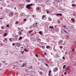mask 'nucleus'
I'll return each instance as SVG.
<instances>
[{
  "label": "nucleus",
  "mask_w": 76,
  "mask_h": 76,
  "mask_svg": "<svg viewBox=\"0 0 76 76\" xmlns=\"http://www.w3.org/2000/svg\"><path fill=\"white\" fill-rule=\"evenodd\" d=\"M13 14H14L13 12H11V13L9 14V16H13Z\"/></svg>",
  "instance_id": "1"
},
{
  "label": "nucleus",
  "mask_w": 76,
  "mask_h": 76,
  "mask_svg": "<svg viewBox=\"0 0 76 76\" xmlns=\"http://www.w3.org/2000/svg\"><path fill=\"white\" fill-rule=\"evenodd\" d=\"M54 72H57L58 70V68L56 67L55 68L53 69Z\"/></svg>",
  "instance_id": "2"
},
{
  "label": "nucleus",
  "mask_w": 76,
  "mask_h": 76,
  "mask_svg": "<svg viewBox=\"0 0 76 76\" xmlns=\"http://www.w3.org/2000/svg\"><path fill=\"white\" fill-rule=\"evenodd\" d=\"M26 7L27 9H31V7L30 6V4H28L26 6Z\"/></svg>",
  "instance_id": "3"
},
{
  "label": "nucleus",
  "mask_w": 76,
  "mask_h": 76,
  "mask_svg": "<svg viewBox=\"0 0 76 76\" xmlns=\"http://www.w3.org/2000/svg\"><path fill=\"white\" fill-rule=\"evenodd\" d=\"M16 44L18 47H19V46H20V43H16Z\"/></svg>",
  "instance_id": "4"
},
{
  "label": "nucleus",
  "mask_w": 76,
  "mask_h": 76,
  "mask_svg": "<svg viewBox=\"0 0 76 76\" xmlns=\"http://www.w3.org/2000/svg\"><path fill=\"white\" fill-rule=\"evenodd\" d=\"M56 16H62V14H57L56 15Z\"/></svg>",
  "instance_id": "5"
},
{
  "label": "nucleus",
  "mask_w": 76,
  "mask_h": 76,
  "mask_svg": "<svg viewBox=\"0 0 76 76\" xmlns=\"http://www.w3.org/2000/svg\"><path fill=\"white\" fill-rule=\"evenodd\" d=\"M18 34H19V35H22V32H21L20 31H19L18 32Z\"/></svg>",
  "instance_id": "6"
},
{
  "label": "nucleus",
  "mask_w": 76,
  "mask_h": 76,
  "mask_svg": "<svg viewBox=\"0 0 76 76\" xmlns=\"http://www.w3.org/2000/svg\"><path fill=\"white\" fill-rule=\"evenodd\" d=\"M42 19H43L44 20H45V19H44V18H45V15H43L42 16Z\"/></svg>",
  "instance_id": "7"
},
{
  "label": "nucleus",
  "mask_w": 76,
  "mask_h": 76,
  "mask_svg": "<svg viewBox=\"0 0 76 76\" xmlns=\"http://www.w3.org/2000/svg\"><path fill=\"white\" fill-rule=\"evenodd\" d=\"M46 48H47V49H48L49 48H50V46H47L46 47Z\"/></svg>",
  "instance_id": "8"
},
{
  "label": "nucleus",
  "mask_w": 76,
  "mask_h": 76,
  "mask_svg": "<svg viewBox=\"0 0 76 76\" xmlns=\"http://www.w3.org/2000/svg\"><path fill=\"white\" fill-rule=\"evenodd\" d=\"M7 33H5L4 35L3 36L4 37H6V35H7Z\"/></svg>",
  "instance_id": "9"
},
{
  "label": "nucleus",
  "mask_w": 76,
  "mask_h": 76,
  "mask_svg": "<svg viewBox=\"0 0 76 76\" xmlns=\"http://www.w3.org/2000/svg\"><path fill=\"white\" fill-rule=\"evenodd\" d=\"M66 66V65H64V66H63V69H65Z\"/></svg>",
  "instance_id": "10"
},
{
  "label": "nucleus",
  "mask_w": 76,
  "mask_h": 76,
  "mask_svg": "<svg viewBox=\"0 0 76 76\" xmlns=\"http://www.w3.org/2000/svg\"><path fill=\"white\" fill-rule=\"evenodd\" d=\"M26 1L27 2V3H29L31 1V0H26Z\"/></svg>",
  "instance_id": "11"
},
{
  "label": "nucleus",
  "mask_w": 76,
  "mask_h": 76,
  "mask_svg": "<svg viewBox=\"0 0 76 76\" xmlns=\"http://www.w3.org/2000/svg\"><path fill=\"white\" fill-rule=\"evenodd\" d=\"M39 74H40V75H42L43 74L42 72H39Z\"/></svg>",
  "instance_id": "12"
},
{
  "label": "nucleus",
  "mask_w": 76,
  "mask_h": 76,
  "mask_svg": "<svg viewBox=\"0 0 76 76\" xmlns=\"http://www.w3.org/2000/svg\"><path fill=\"white\" fill-rule=\"evenodd\" d=\"M58 42L59 43V44H60V43H62V42H63V41L62 40H60Z\"/></svg>",
  "instance_id": "13"
},
{
  "label": "nucleus",
  "mask_w": 76,
  "mask_h": 76,
  "mask_svg": "<svg viewBox=\"0 0 76 76\" xmlns=\"http://www.w3.org/2000/svg\"><path fill=\"white\" fill-rule=\"evenodd\" d=\"M24 51H28V50H27L26 49H24Z\"/></svg>",
  "instance_id": "14"
},
{
  "label": "nucleus",
  "mask_w": 76,
  "mask_h": 76,
  "mask_svg": "<svg viewBox=\"0 0 76 76\" xmlns=\"http://www.w3.org/2000/svg\"><path fill=\"white\" fill-rule=\"evenodd\" d=\"M37 41H41V40L39 38L37 39Z\"/></svg>",
  "instance_id": "15"
},
{
  "label": "nucleus",
  "mask_w": 76,
  "mask_h": 76,
  "mask_svg": "<svg viewBox=\"0 0 76 76\" xmlns=\"http://www.w3.org/2000/svg\"><path fill=\"white\" fill-rule=\"evenodd\" d=\"M33 31L32 30H30V31H28V32H29V34H31Z\"/></svg>",
  "instance_id": "16"
},
{
  "label": "nucleus",
  "mask_w": 76,
  "mask_h": 76,
  "mask_svg": "<svg viewBox=\"0 0 76 76\" xmlns=\"http://www.w3.org/2000/svg\"><path fill=\"white\" fill-rule=\"evenodd\" d=\"M22 37H20V38H19L18 39H19V40H20V39H22Z\"/></svg>",
  "instance_id": "17"
},
{
  "label": "nucleus",
  "mask_w": 76,
  "mask_h": 76,
  "mask_svg": "<svg viewBox=\"0 0 76 76\" xmlns=\"http://www.w3.org/2000/svg\"><path fill=\"white\" fill-rule=\"evenodd\" d=\"M49 28H51V29H53V27L50 26H49Z\"/></svg>",
  "instance_id": "18"
},
{
  "label": "nucleus",
  "mask_w": 76,
  "mask_h": 76,
  "mask_svg": "<svg viewBox=\"0 0 76 76\" xmlns=\"http://www.w3.org/2000/svg\"><path fill=\"white\" fill-rule=\"evenodd\" d=\"M59 48H61V49H62L63 48V46H60Z\"/></svg>",
  "instance_id": "19"
},
{
  "label": "nucleus",
  "mask_w": 76,
  "mask_h": 76,
  "mask_svg": "<svg viewBox=\"0 0 76 76\" xmlns=\"http://www.w3.org/2000/svg\"><path fill=\"white\" fill-rule=\"evenodd\" d=\"M37 10H39V7H37Z\"/></svg>",
  "instance_id": "20"
},
{
  "label": "nucleus",
  "mask_w": 76,
  "mask_h": 76,
  "mask_svg": "<svg viewBox=\"0 0 76 76\" xmlns=\"http://www.w3.org/2000/svg\"><path fill=\"white\" fill-rule=\"evenodd\" d=\"M39 33L41 35H42V32L41 31H39Z\"/></svg>",
  "instance_id": "21"
},
{
  "label": "nucleus",
  "mask_w": 76,
  "mask_h": 76,
  "mask_svg": "<svg viewBox=\"0 0 76 76\" xmlns=\"http://www.w3.org/2000/svg\"><path fill=\"white\" fill-rule=\"evenodd\" d=\"M7 27V28H9V24H7L6 25Z\"/></svg>",
  "instance_id": "22"
},
{
  "label": "nucleus",
  "mask_w": 76,
  "mask_h": 76,
  "mask_svg": "<svg viewBox=\"0 0 76 76\" xmlns=\"http://www.w3.org/2000/svg\"><path fill=\"white\" fill-rule=\"evenodd\" d=\"M64 32H66V33L67 34V31H66L64 29Z\"/></svg>",
  "instance_id": "23"
},
{
  "label": "nucleus",
  "mask_w": 76,
  "mask_h": 76,
  "mask_svg": "<svg viewBox=\"0 0 76 76\" xmlns=\"http://www.w3.org/2000/svg\"><path fill=\"white\" fill-rule=\"evenodd\" d=\"M51 71H49V73H50V74H51Z\"/></svg>",
  "instance_id": "24"
},
{
  "label": "nucleus",
  "mask_w": 76,
  "mask_h": 76,
  "mask_svg": "<svg viewBox=\"0 0 76 76\" xmlns=\"http://www.w3.org/2000/svg\"><path fill=\"white\" fill-rule=\"evenodd\" d=\"M25 64H23V66H22V67H25Z\"/></svg>",
  "instance_id": "25"
},
{
  "label": "nucleus",
  "mask_w": 76,
  "mask_h": 76,
  "mask_svg": "<svg viewBox=\"0 0 76 76\" xmlns=\"http://www.w3.org/2000/svg\"><path fill=\"white\" fill-rule=\"evenodd\" d=\"M72 6H74L75 7H76V5L74 4H72Z\"/></svg>",
  "instance_id": "26"
},
{
  "label": "nucleus",
  "mask_w": 76,
  "mask_h": 76,
  "mask_svg": "<svg viewBox=\"0 0 76 76\" xmlns=\"http://www.w3.org/2000/svg\"><path fill=\"white\" fill-rule=\"evenodd\" d=\"M65 55H67V52H65Z\"/></svg>",
  "instance_id": "27"
},
{
  "label": "nucleus",
  "mask_w": 76,
  "mask_h": 76,
  "mask_svg": "<svg viewBox=\"0 0 76 76\" xmlns=\"http://www.w3.org/2000/svg\"><path fill=\"white\" fill-rule=\"evenodd\" d=\"M15 23H16V24H18V21H16Z\"/></svg>",
  "instance_id": "28"
},
{
  "label": "nucleus",
  "mask_w": 76,
  "mask_h": 76,
  "mask_svg": "<svg viewBox=\"0 0 76 76\" xmlns=\"http://www.w3.org/2000/svg\"><path fill=\"white\" fill-rule=\"evenodd\" d=\"M1 28L2 29H4V27H3V26H2L1 27Z\"/></svg>",
  "instance_id": "29"
},
{
  "label": "nucleus",
  "mask_w": 76,
  "mask_h": 76,
  "mask_svg": "<svg viewBox=\"0 0 76 76\" xmlns=\"http://www.w3.org/2000/svg\"><path fill=\"white\" fill-rule=\"evenodd\" d=\"M7 39L6 38L4 39V41H7Z\"/></svg>",
  "instance_id": "30"
},
{
  "label": "nucleus",
  "mask_w": 76,
  "mask_h": 76,
  "mask_svg": "<svg viewBox=\"0 0 76 76\" xmlns=\"http://www.w3.org/2000/svg\"><path fill=\"white\" fill-rule=\"evenodd\" d=\"M24 21H25V22H26V19H24Z\"/></svg>",
  "instance_id": "31"
},
{
  "label": "nucleus",
  "mask_w": 76,
  "mask_h": 76,
  "mask_svg": "<svg viewBox=\"0 0 76 76\" xmlns=\"http://www.w3.org/2000/svg\"><path fill=\"white\" fill-rule=\"evenodd\" d=\"M62 58H63V59L64 60H65V58H64V56Z\"/></svg>",
  "instance_id": "32"
},
{
  "label": "nucleus",
  "mask_w": 76,
  "mask_h": 76,
  "mask_svg": "<svg viewBox=\"0 0 76 76\" xmlns=\"http://www.w3.org/2000/svg\"><path fill=\"white\" fill-rule=\"evenodd\" d=\"M49 0H48L47 1H46V2H48V1H49Z\"/></svg>",
  "instance_id": "33"
},
{
  "label": "nucleus",
  "mask_w": 76,
  "mask_h": 76,
  "mask_svg": "<svg viewBox=\"0 0 76 76\" xmlns=\"http://www.w3.org/2000/svg\"><path fill=\"white\" fill-rule=\"evenodd\" d=\"M75 49H73L72 50V51H75Z\"/></svg>",
  "instance_id": "34"
},
{
  "label": "nucleus",
  "mask_w": 76,
  "mask_h": 76,
  "mask_svg": "<svg viewBox=\"0 0 76 76\" xmlns=\"http://www.w3.org/2000/svg\"><path fill=\"white\" fill-rule=\"evenodd\" d=\"M35 56L36 57H38V55L37 54H35Z\"/></svg>",
  "instance_id": "35"
},
{
  "label": "nucleus",
  "mask_w": 76,
  "mask_h": 76,
  "mask_svg": "<svg viewBox=\"0 0 76 76\" xmlns=\"http://www.w3.org/2000/svg\"><path fill=\"white\" fill-rule=\"evenodd\" d=\"M64 75H66L67 73H66V72H65L64 73Z\"/></svg>",
  "instance_id": "36"
},
{
  "label": "nucleus",
  "mask_w": 76,
  "mask_h": 76,
  "mask_svg": "<svg viewBox=\"0 0 76 76\" xmlns=\"http://www.w3.org/2000/svg\"><path fill=\"white\" fill-rule=\"evenodd\" d=\"M73 22H75V20H73L72 21Z\"/></svg>",
  "instance_id": "37"
},
{
  "label": "nucleus",
  "mask_w": 76,
  "mask_h": 76,
  "mask_svg": "<svg viewBox=\"0 0 76 76\" xmlns=\"http://www.w3.org/2000/svg\"><path fill=\"white\" fill-rule=\"evenodd\" d=\"M67 39H68L69 38V36H67Z\"/></svg>",
  "instance_id": "38"
},
{
  "label": "nucleus",
  "mask_w": 76,
  "mask_h": 76,
  "mask_svg": "<svg viewBox=\"0 0 76 76\" xmlns=\"http://www.w3.org/2000/svg\"><path fill=\"white\" fill-rule=\"evenodd\" d=\"M24 53V51H23L22 53V54H23Z\"/></svg>",
  "instance_id": "39"
},
{
  "label": "nucleus",
  "mask_w": 76,
  "mask_h": 76,
  "mask_svg": "<svg viewBox=\"0 0 76 76\" xmlns=\"http://www.w3.org/2000/svg\"><path fill=\"white\" fill-rule=\"evenodd\" d=\"M12 45L13 46H14V45H15V43H13Z\"/></svg>",
  "instance_id": "40"
},
{
  "label": "nucleus",
  "mask_w": 76,
  "mask_h": 76,
  "mask_svg": "<svg viewBox=\"0 0 76 76\" xmlns=\"http://www.w3.org/2000/svg\"><path fill=\"white\" fill-rule=\"evenodd\" d=\"M47 13H49V11H47Z\"/></svg>",
  "instance_id": "41"
},
{
  "label": "nucleus",
  "mask_w": 76,
  "mask_h": 76,
  "mask_svg": "<svg viewBox=\"0 0 76 76\" xmlns=\"http://www.w3.org/2000/svg\"><path fill=\"white\" fill-rule=\"evenodd\" d=\"M71 20H74V19H73V18H72Z\"/></svg>",
  "instance_id": "42"
},
{
  "label": "nucleus",
  "mask_w": 76,
  "mask_h": 76,
  "mask_svg": "<svg viewBox=\"0 0 76 76\" xmlns=\"http://www.w3.org/2000/svg\"><path fill=\"white\" fill-rule=\"evenodd\" d=\"M30 6L31 7V6H32V4H30Z\"/></svg>",
  "instance_id": "43"
},
{
  "label": "nucleus",
  "mask_w": 76,
  "mask_h": 76,
  "mask_svg": "<svg viewBox=\"0 0 76 76\" xmlns=\"http://www.w3.org/2000/svg\"><path fill=\"white\" fill-rule=\"evenodd\" d=\"M66 70H69V69L68 68H66Z\"/></svg>",
  "instance_id": "44"
},
{
  "label": "nucleus",
  "mask_w": 76,
  "mask_h": 76,
  "mask_svg": "<svg viewBox=\"0 0 76 76\" xmlns=\"http://www.w3.org/2000/svg\"><path fill=\"white\" fill-rule=\"evenodd\" d=\"M46 54H46V53H45V55H46Z\"/></svg>",
  "instance_id": "45"
},
{
  "label": "nucleus",
  "mask_w": 76,
  "mask_h": 76,
  "mask_svg": "<svg viewBox=\"0 0 76 76\" xmlns=\"http://www.w3.org/2000/svg\"><path fill=\"white\" fill-rule=\"evenodd\" d=\"M37 24H38V23H36V25H37Z\"/></svg>",
  "instance_id": "46"
},
{
  "label": "nucleus",
  "mask_w": 76,
  "mask_h": 76,
  "mask_svg": "<svg viewBox=\"0 0 76 76\" xmlns=\"http://www.w3.org/2000/svg\"><path fill=\"white\" fill-rule=\"evenodd\" d=\"M48 75L49 76H50V73Z\"/></svg>",
  "instance_id": "47"
},
{
  "label": "nucleus",
  "mask_w": 76,
  "mask_h": 76,
  "mask_svg": "<svg viewBox=\"0 0 76 76\" xmlns=\"http://www.w3.org/2000/svg\"><path fill=\"white\" fill-rule=\"evenodd\" d=\"M23 30H21V31L22 32V31H23Z\"/></svg>",
  "instance_id": "48"
},
{
  "label": "nucleus",
  "mask_w": 76,
  "mask_h": 76,
  "mask_svg": "<svg viewBox=\"0 0 76 76\" xmlns=\"http://www.w3.org/2000/svg\"><path fill=\"white\" fill-rule=\"evenodd\" d=\"M46 66H48V64H46Z\"/></svg>",
  "instance_id": "49"
},
{
  "label": "nucleus",
  "mask_w": 76,
  "mask_h": 76,
  "mask_svg": "<svg viewBox=\"0 0 76 76\" xmlns=\"http://www.w3.org/2000/svg\"><path fill=\"white\" fill-rule=\"evenodd\" d=\"M32 16H33V18H34V15H32Z\"/></svg>",
  "instance_id": "50"
},
{
  "label": "nucleus",
  "mask_w": 76,
  "mask_h": 76,
  "mask_svg": "<svg viewBox=\"0 0 76 76\" xmlns=\"http://www.w3.org/2000/svg\"><path fill=\"white\" fill-rule=\"evenodd\" d=\"M64 27H66V26H64Z\"/></svg>",
  "instance_id": "51"
},
{
  "label": "nucleus",
  "mask_w": 76,
  "mask_h": 76,
  "mask_svg": "<svg viewBox=\"0 0 76 76\" xmlns=\"http://www.w3.org/2000/svg\"><path fill=\"white\" fill-rule=\"evenodd\" d=\"M16 9V8L15 7V8H14V9H15H15Z\"/></svg>",
  "instance_id": "52"
},
{
  "label": "nucleus",
  "mask_w": 76,
  "mask_h": 76,
  "mask_svg": "<svg viewBox=\"0 0 76 76\" xmlns=\"http://www.w3.org/2000/svg\"><path fill=\"white\" fill-rule=\"evenodd\" d=\"M12 39V38L10 39L9 40H11V39Z\"/></svg>",
  "instance_id": "53"
},
{
  "label": "nucleus",
  "mask_w": 76,
  "mask_h": 76,
  "mask_svg": "<svg viewBox=\"0 0 76 76\" xmlns=\"http://www.w3.org/2000/svg\"><path fill=\"white\" fill-rule=\"evenodd\" d=\"M0 67H1V63H0Z\"/></svg>",
  "instance_id": "54"
},
{
  "label": "nucleus",
  "mask_w": 76,
  "mask_h": 76,
  "mask_svg": "<svg viewBox=\"0 0 76 76\" xmlns=\"http://www.w3.org/2000/svg\"><path fill=\"white\" fill-rule=\"evenodd\" d=\"M23 48V47H22V48Z\"/></svg>",
  "instance_id": "55"
},
{
  "label": "nucleus",
  "mask_w": 76,
  "mask_h": 76,
  "mask_svg": "<svg viewBox=\"0 0 76 76\" xmlns=\"http://www.w3.org/2000/svg\"><path fill=\"white\" fill-rule=\"evenodd\" d=\"M59 23H60V22L59 21Z\"/></svg>",
  "instance_id": "56"
},
{
  "label": "nucleus",
  "mask_w": 76,
  "mask_h": 76,
  "mask_svg": "<svg viewBox=\"0 0 76 76\" xmlns=\"http://www.w3.org/2000/svg\"><path fill=\"white\" fill-rule=\"evenodd\" d=\"M0 19H2V18H0Z\"/></svg>",
  "instance_id": "57"
},
{
  "label": "nucleus",
  "mask_w": 76,
  "mask_h": 76,
  "mask_svg": "<svg viewBox=\"0 0 76 76\" xmlns=\"http://www.w3.org/2000/svg\"><path fill=\"white\" fill-rule=\"evenodd\" d=\"M1 9H3V8L2 7H1Z\"/></svg>",
  "instance_id": "58"
},
{
  "label": "nucleus",
  "mask_w": 76,
  "mask_h": 76,
  "mask_svg": "<svg viewBox=\"0 0 76 76\" xmlns=\"http://www.w3.org/2000/svg\"><path fill=\"white\" fill-rule=\"evenodd\" d=\"M22 51H21V52H20L21 53H22Z\"/></svg>",
  "instance_id": "59"
},
{
  "label": "nucleus",
  "mask_w": 76,
  "mask_h": 76,
  "mask_svg": "<svg viewBox=\"0 0 76 76\" xmlns=\"http://www.w3.org/2000/svg\"><path fill=\"white\" fill-rule=\"evenodd\" d=\"M42 47H44V46H42Z\"/></svg>",
  "instance_id": "60"
},
{
  "label": "nucleus",
  "mask_w": 76,
  "mask_h": 76,
  "mask_svg": "<svg viewBox=\"0 0 76 76\" xmlns=\"http://www.w3.org/2000/svg\"><path fill=\"white\" fill-rule=\"evenodd\" d=\"M11 41H12V40H10V42H11Z\"/></svg>",
  "instance_id": "61"
},
{
  "label": "nucleus",
  "mask_w": 76,
  "mask_h": 76,
  "mask_svg": "<svg viewBox=\"0 0 76 76\" xmlns=\"http://www.w3.org/2000/svg\"><path fill=\"white\" fill-rule=\"evenodd\" d=\"M18 29H19L20 28H18Z\"/></svg>",
  "instance_id": "62"
},
{
  "label": "nucleus",
  "mask_w": 76,
  "mask_h": 76,
  "mask_svg": "<svg viewBox=\"0 0 76 76\" xmlns=\"http://www.w3.org/2000/svg\"><path fill=\"white\" fill-rule=\"evenodd\" d=\"M32 35H33V34H31Z\"/></svg>",
  "instance_id": "63"
},
{
  "label": "nucleus",
  "mask_w": 76,
  "mask_h": 76,
  "mask_svg": "<svg viewBox=\"0 0 76 76\" xmlns=\"http://www.w3.org/2000/svg\"><path fill=\"white\" fill-rule=\"evenodd\" d=\"M19 29H20V30L21 29L20 28H19Z\"/></svg>",
  "instance_id": "64"
}]
</instances>
